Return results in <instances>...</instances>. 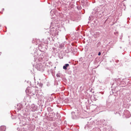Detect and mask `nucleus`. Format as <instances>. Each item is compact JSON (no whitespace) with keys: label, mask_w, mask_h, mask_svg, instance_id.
<instances>
[{"label":"nucleus","mask_w":131,"mask_h":131,"mask_svg":"<svg viewBox=\"0 0 131 131\" xmlns=\"http://www.w3.org/2000/svg\"><path fill=\"white\" fill-rule=\"evenodd\" d=\"M30 88L29 90H28L27 89V90H28V92L29 93V94H30V95L33 96L36 95V96L37 95V93L36 92V90H35L34 88Z\"/></svg>","instance_id":"f257e3e1"},{"label":"nucleus","mask_w":131,"mask_h":131,"mask_svg":"<svg viewBox=\"0 0 131 131\" xmlns=\"http://www.w3.org/2000/svg\"><path fill=\"white\" fill-rule=\"evenodd\" d=\"M42 66L40 63H38L36 65V68L38 70L40 71L42 69Z\"/></svg>","instance_id":"f03ea898"},{"label":"nucleus","mask_w":131,"mask_h":131,"mask_svg":"<svg viewBox=\"0 0 131 131\" xmlns=\"http://www.w3.org/2000/svg\"><path fill=\"white\" fill-rule=\"evenodd\" d=\"M71 114L72 115V117L73 119H75L77 118V116L74 112H72Z\"/></svg>","instance_id":"7ed1b4c3"},{"label":"nucleus","mask_w":131,"mask_h":131,"mask_svg":"<svg viewBox=\"0 0 131 131\" xmlns=\"http://www.w3.org/2000/svg\"><path fill=\"white\" fill-rule=\"evenodd\" d=\"M6 127L4 126H1L0 127V131H5Z\"/></svg>","instance_id":"20e7f679"},{"label":"nucleus","mask_w":131,"mask_h":131,"mask_svg":"<svg viewBox=\"0 0 131 131\" xmlns=\"http://www.w3.org/2000/svg\"><path fill=\"white\" fill-rule=\"evenodd\" d=\"M26 124V123L25 122H23V121H20V122L19 123V125L20 126H24Z\"/></svg>","instance_id":"39448f33"},{"label":"nucleus","mask_w":131,"mask_h":131,"mask_svg":"<svg viewBox=\"0 0 131 131\" xmlns=\"http://www.w3.org/2000/svg\"><path fill=\"white\" fill-rule=\"evenodd\" d=\"M69 65L68 64H66L63 67V68L64 69L66 70L67 69V67L69 66Z\"/></svg>","instance_id":"423d86ee"},{"label":"nucleus","mask_w":131,"mask_h":131,"mask_svg":"<svg viewBox=\"0 0 131 131\" xmlns=\"http://www.w3.org/2000/svg\"><path fill=\"white\" fill-rule=\"evenodd\" d=\"M32 111H34L37 110V108L35 106H32Z\"/></svg>","instance_id":"0eeeda50"},{"label":"nucleus","mask_w":131,"mask_h":131,"mask_svg":"<svg viewBox=\"0 0 131 131\" xmlns=\"http://www.w3.org/2000/svg\"><path fill=\"white\" fill-rule=\"evenodd\" d=\"M47 110H48L49 112H51L52 111V110L50 107H48L47 108Z\"/></svg>","instance_id":"6e6552de"},{"label":"nucleus","mask_w":131,"mask_h":131,"mask_svg":"<svg viewBox=\"0 0 131 131\" xmlns=\"http://www.w3.org/2000/svg\"><path fill=\"white\" fill-rule=\"evenodd\" d=\"M56 76L58 77H60V76L59 74H56Z\"/></svg>","instance_id":"1a4fd4ad"},{"label":"nucleus","mask_w":131,"mask_h":131,"mask_svg":"<svg viewBox=\"0 0 131 131\" xmlns=\"http://www.w3.org/2000/svg\"><path fill=\"white\" fill-rule=\"evenodd\" d=\"M101 54V53H100V52H99V53H98V55L99 56H100V55Z\"/></svg>","instance_id":"9d476101"},{"label":"nucleus","mask_w":131,"mask_h":131,"mask_svg":"<svg viewBox=\"0 0 131 131\" xmlns=\"http://www.w3.org/2000/svg\"><path fill=\"white\" fill-rule=\"evenodd\" d=\"M60 47H62V45H60Z\"/></svg>","instance_id":"9b49d317"}]
</instances>
